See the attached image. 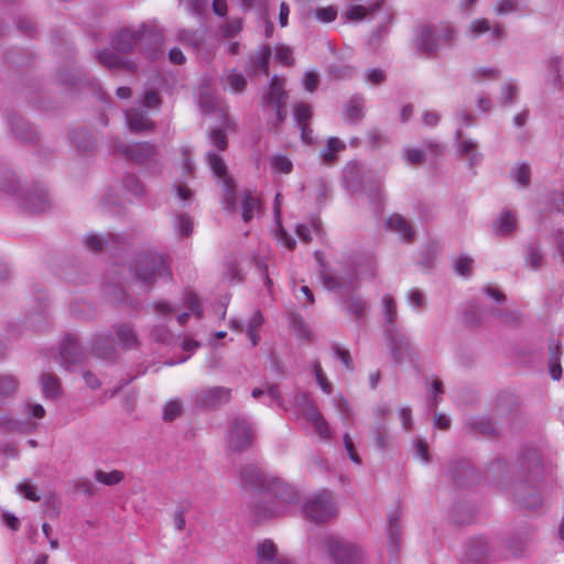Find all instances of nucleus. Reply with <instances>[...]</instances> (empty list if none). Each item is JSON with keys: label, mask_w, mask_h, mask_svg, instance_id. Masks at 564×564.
Wrapping results in <instances>:
<instances>
[{"label": "nucleus", "mask_w": 564, "mask_h": 564, "mask_svg": "<svg viewBox=\"0 0 564 564\" xmlns=\"http://www.w3.org/2000/svg\"><path fill=\"white\" fill-rule=\"evenodd\" d=\"M508 473L509 466L503 457H497L488 467V474L500 485L510 488L519 506L530 510L541 507L542 497L538 485L543 479L544 468L538 451L523 448L512 467L511 477L505 482V475Z\"/></svg>", "instance_id": "nucleus-1"}, {"label": "nucleus", "mask_w": 564, "mask_h": 564, "mask_svg": "<svg viewBox=\"0 0 564 564\" xmlns=\"http://www.w3.org/2000/svg\"><path fill=\"white\" fill-rule=\"evenodd\" d=\"M319 276L326 289L340 291L343 308L357 322L361 321L367 311V302L355 292L348 291L357 279L356 272L351 271L344 276L321 271Z\"/></svg>", "instance_id": "nucleus-2"}, {"label": "nucleus", "mask_w": 564, "mask_h": 564, "mask_svg": "<svg viewBox=\"0 0 564 564\" xmlns=\"http://www.w3.org/2000/svg\"><path fill=\"white\" fill-rule=\"evenodd\" d=\"M455 40L456 31L449 23H425L417 29L414 46L423 55L436 56L442 47L453 46Z\"/></svg>", "instance_id": "nucleus-3"}, {"label": "nucleus", "mask_w": 564, "mask_h": 564, "mask_svg": "<svg viewBox=\"0 0 564 564\" xmlns=\"http://www.w3.org/2000/svg\"><path fill=\"white\" fill-rule=\"evenodd\" d=\"M324 552L333 560L335 564H360L362 562L361 549L333 534H327L321 540Z\"/></svg>", "instance_id": "nucleus-4"}, {"label": "nucleus", "mask_w": 564, "mask_h": 564, "mask_svg": "<svg viewBox=\"0 0 564 564\" xmlns=\"http://www.w3.org/2000/svg\"><path fill=\"white\" fill-rule=\"evenodd\" d=\"M133 271L137 280L147 288V291L152 288L158 278H171L164 259L156 253L140 254L133 264Z\"/></svg>", "instance_id": "nucleus-5"}, {"label": "nucleus", "mask_w": 564, "mask_h": 564, "mask_svg": "<svg viewBox=\"0 0 564 564\" xmlns=\"http://www.w3.org/2000/svg\"><path fill=\"white\" fill-rule=\"evenodd\" d=\"M207 161L214 175L219 178L223 188V203L227 210L236 208V184L229 176L227 165L223 158L214 152H207Z\"/></svg>", "instance_id": "nucleus-6"}, {"label": "nucleus", "mask_w": 564, "mask_h": 564, "mask_svg": "<svg viewBox=\"0 0 564 564\" xmlns=\"http://www.w3.org/2000/svg\"><path fill=\"white\" fill-rule=\"evenodd\" d=\"M111 150L113 153L122 155L137 164L150 162L159 153L158 148L151 142L142 141L128 145L119 139L112 140Z\"/></svg>", "instance_id": "nucleus-7"}, {"label": "nucleus", "mask_w": 564, "mask_h": 564, "mask_svg": "<svg viewBox=\"0 0 564 564\" xmlns=\"http://www.w3.org/2000/svg\"><path fill=\"white\" fill-rule=\"evenodd\" d=\"M305 516L316 523H323L336 514L332 492L322 490L308 498L303 507Z\"/></svg>", "instance_id": "nucleus-8"}, {"label": "nucleus", "mask_w": 564, "mask_h": 564, "mask_svg": "<svg viewBox=\"0 0 564 564\" xmlns=\"http://www.w3.org/2000/svg\"><path fill=\"white\" fill-rule=\"evenodd\" d=\"M254 431L245 416H235L229 423L228 445L234 452H243L251 447Z\"/></svg>", "instance_id": "nucleus-9"}, {"label": "nucleus", "mask_w": 564, "mask_h": 564, "mask_svg": "<svg viewBox=\"0 0 564 564\" xmlns=\"http://www.w3.org/2000/svg\"><path fill=\"white\" fill-rule=\"evenodd\" d=\"M18 199L19 205L28 213L40 214L51 208L50 195L41 183L24 187Z\"/></svg>", "instance_id": "nucleus-10"}, {"label": "nucleus", "mask_w": 564, "mask_h": 564, "mask_svg": "<svg viewBox=\"0 0 564 564\" xmlns=\"http://www.w3.org/2000/svg\"><path fill=\"white\" fill-rule=\"evenodd\" d=\"M231 399V389L223 386L204 387L193 394L195 405L203 410H216Z\"/></svg>", "instance_id": "nucleus-11"}, {"label": "nucleus", "mask_w": 564, "mask_h": 564, "mask_svg": "<svg viewBox=\"0 0 564 564\" xmlns=\"http://www.w3.org/2000/svg\"><path fill=\"white\" fill-rule=\"evenodd\" d=\"M138 48L147 53L151 58H158L163 43L162 31L154 24L142 23L137 29Z\"/></svg>", "instance_id": "nucleus-12"}, {"label": "nucleus", "mask_w": 564, "mask_h": 564, "mask_svg": "<svg viewBox=\"0 0 564 564\" xmlns=\"http://www.w3.org/2000/svg\"><path fill=\"white\" fill-rule=\"evenodd\" d=\"M384 334L391 358L395 365L401 364L406 357H412L414 354L412 344L405 335L398 330L397 326L386 327Z\"/></svg>", "instance_id": "nucleus-13"}, {"label": "nucleus", "mask_w": 564, "mask_h": 564, "mask_svg": "<svg viewBox=\"0 0 564 564\" xmlns=\"http://www.w3.org/2000/svg\"><path fill=\"white\" fill-rule=\"evenodd\" d=\"M61 364L65 368L82 364L85 358V349L80 345L78 336L73 333H68L62 340L59 347Z\"/></svg>", "instance_id": "nucleus-14"}, {"label": "nucleus", "mask_w": 564, "mask_h": 564, "mask_svg": "<svg viewBox=\"0 0 564 564\" xmlns=\"http://www.w3.org/2000/svg\"><path fill=\"white\" fill-rule=\"evenodd\" d=\"M501 424L494 416H471L464 423V432L468 435H480L484 437H498Z\"/></svg>", "instance_id": "nucleus-15"}, {"label": "nucleus", "mask_w": 564, "mask_h": 564, "mask_svg": "<svg viewBox=\"0 0 564 564\" xmlns=\"http://www.w3.org/2000/svg\"><path fill=\"white\" fill-rule=\"evenodd\" d=\"M271 55L272 50L268 44L259 46L257 51L251 53L245 63V70L248 76L268 75Z\"/></svg>", "instance_id": "nucleus-16"}, {"label": "nucleus", "mask_w": 564, "mask_h": 564, "mask_svg": "<svg viewBox=\"0 0 564 564\" xmlns=\"http://www.w3.org/2000/svg\"><path fill=\"white\" fill-rule=\"evenodd\" d=\"M256 564H294L283 554L272 540L265 539L256 546Z\"/></svg>", "instance_id": "nucleus-17"}, {"label": "nucleus", "mask_w": 564, "mask_h": 564, "mask_svg": "<svg viewBox=\"0 0 564 564\" xmlns=\"http://www.w3.org/2000/svg\"><path fill=\"white\" fill-rule=\"evenodd\" d=\"M91 354L105 361L115 362L117 360V349L111 334H96L90 341Z\"/></svg>", "instance_id": "nucleus-18"}, {"label": "nucleus", "mask_w": 564, "mask_h": 564, "mask_svg": "<svg viewBox=\"0 0 564 564\" xmlns=\"http://www.w3.org/2000/svg\"><path fill=\"white\" fill-rule=\"evenodd\" d=\"M448 475L458 487H467L479 480L478 473L466 460L453 462Z\"/></svg>", "instance_id": "nucleus-19"}, {"label": "nucleus", "mask_w": 564, "mask_h": 564, "mask_svg": "<svg viewBox=\"0 0 564 564\" xmlns=\"http://www.w3.org/2000/svg\"><path fill=\"white\" fill-rule=\"evenodd\" d=\"M373 413L377 417V422L370 430L372 441L379 449H387L390 446V434L383 420L390 413V410L388 408L379 406Z\"/></svg>", "instance_id": "nucleus-20"}, {"label": "nucleus", "mask_w": 564, "mask_h": 564, "mask_svg": "<svg viewBox=\"0 0 564 564\" xmlns=\"http://www.w3.org/2000/svg\"><path fill=\"white\" fill-rule=\"evenodd\" d=\"M517 406L518 399L513 393H500L495 400V404L492 408V416L500 424H502L505 423V421L509 420L514 414Z\"/></svg>", "instance_id": "nucleus-21"}, {"label": "nucleus", "mask_w": 564, "mask_h": 564, "mask_svg": "<svg viewBox=\"0 0 564 564\" xmlns=\"http://www.w3.org/2000/svg\"><path fill=\"white\" fill-rule=\"evenodd\" d=\"M126 242L127 237L117 234H107L106 236L89 234L85 239L86 248L95 252L112 248L117 245H123Z\"/></svg>", "instance_id": "nucleus-22"}, {"label": "nucleus", "mask_w": 564, "mask_h": 564, "mask_svg": "<svg viewBox=\"0 0 564 564\" xmlns=\"http://www.w3.org/2000/svg\"><path fill=\"white\" fill-rule=\"evenodd\" d=\"M239 474L245 488L265 489L269 484L260 468L253 464L242 466Z\"/></svg>", "instance_id": "nucleus-23"}, {"label": "nucleus", "mask_w": 564, "mask_h": 564, "mask_svg": "<svg viewBox=\"0 0 564 564\" xmlns=\"http://www.w3.org/2000/svg\"><path fill=\"white\" fill-rule=\"evenodd\" d=\"M288 93L284 89V78L278 75L273 76L269 84V89L263 96V102L273 107L286 106Z\"/></svg>", "instance_id": "nucleus-24"}, {"label": "nucleus", "mask_w": 564, "mask_h": 564, "mask_svg": "<svg viewBox=\"0 0 564 564\" xmlns=\"http://www.w3.org/2000/svg\"><path fill=\"white\" fill-rule=\"evenodd\" d=\"M137 29L123 28L111 40L115 51L123 54L132 52L138 47Z\"/></svg>", "instance_id": "nucleus-25"}, {"label": "nucleus", "mask_w": 564, "mask_h": 564, "mask_svg": "<svg viewBox=\"0 0 564 564\" xmlns=\"http://www.w3.org/2000/svg\"><path fill=\"white\" fill-rule=\"evenodd\" d=\"M8 122L13 134L21 141L34 142L37 140L39 135L36 130L19 115L10 113L8 116Z\"/></svg>", "instance_id": "nucleus-26"}, {"label": "nucleus", "mask_w": 564, "mask_h": 564, "mask_svg": "<svg viewBox=\"0 0 564 564\" xmlns=\"http://www.w3.org/2000/svg\"><path fill=\"white\" fill-rule=\"evenodd\" d=\"M112 329L117 336L120 346L123 349L131 350L140 347V339L134 329V326L129 323L115 324Z\"/></svg>", "instance_id": "nucleus-27"}, {"label": "nucleus", "mask_w": 564, "mask_h": 564, "mask_svg": "<svg viewBox=\"0 0 564 564\" xmlns=\"http://www.w3.org/2000/svg\"><path fill=\"white\" fill-rule=\"evenodd\" d=\"M265 489L270 496L273 495L278 501L283 503H294L300 499L299 492L280 479L270 480Z\"/></svg>", "instance_id": "nucleus-28"}, {"label": "nucleus", "mask_w": 564, "mask_h": 564, "mask_svg": "<svg viewBox=\"0 0 564 564\" xmlns=\"http://www.w3.org/2000/svg\"><path fill=\"white\" fill-rule=\"evenodd\" d=\"M455 139L458 147V154L466 158L470 169H474L480 161V153L477 152V143L471 139H463V131L458 129L455 132Z\"/></svg>", "instance_id": "nucleus-29"}, {"label": "nucleus", "mask_w": 564, "mask_h": 564, "mask_svg": "<svg viewBox=\"0 0 564 564\" xmlns=\"http://www.w3.org/2000/svg\"><path fill=\"white\" fill-rule=\"evenodd\" d=\"M518 227V219L513 212L503 209L492 223V231L496 236L507 237Z\"/></svg>", "instance_id": "nucleus-30"}, {"label": "nucleus", "mask_w": 564, "mask_h": 564, "mask_svg": "<svg viewBox=\"0 0 564 564\" xmlns=\"http://www.w3.org/2000/svg\"><path fill=\"white\" fill-rule=\"evenodd\" d=\"M97 57L99 63L108 68L123 69L129 73H133L137 69V65L133 62L118 56L110 50H104L99 52Z\"/></svg>", "instance_id": "nucleus-31"}, {"label": "nucleus", "mask_w": 564, "mask_h": 564, "mask_svg": "<svg viewBox=\"0 0 564 564\" xmlns=\"http://www.w3.org/2000/svg\"><path fill=\"white\" fill-rule=\"evenodd\" d=\"M58 78L64 86H68V87L94 85V80L90 79L79 68L63 69L59 72Z\"/></svg>", "instance_id": "nucleus-32"}, {"label": "nucleus", "mask_w": 564, "mask_h": 564, "mask_svg": "<svg viewBox=\"0 0 564 564\" xmlns=\"http://www.w3.org/2000/svg\"><path fill=\"white\" fill-rule=\"evenodd\" d=\"M126 118L131 132L139 133L152 131L154 128L153 122L142 111L134 109L126 111Z\"/></svg>", "instance_id": "nucleus-33"}, {"label": "nucleus", "mask_w": 564, "mask_h": 564, "mask_svg": "<svg viewBox=\"0 0 564 564\" xmlns=\"http://www.w3.org/2000/svg\"><path fill=\"white\" fill-rule=\"evenodd\" d=\"M524 262L527 267L534 271L543 268L544 256L541 250L540 241L538 239H532L527 245Z\"/></svg>", "instance_id": "nucleus-34"}, {"label": "nucleus", "mask_w": 564, "mask_h": 564, "mask_svg": "<svg viewBox=\"0 0 564 564\" xmlns=\"http://www.w3.org/2000/svg\"><path fill=\"white\" fill-rule=\"evenodd\" d=\"M387 226L399 232L406 242H412L415 237V230L410 221L399 214H394L387 219Z\"/></svg>", "instance_id": "nucleus-35"}, {"label": "nucleus", "mask_w": 564, "mask_h": 564, "mask_svg": "<svg viewBox=\"0 0 564 564\" xmlns=\"http://www.w3.org/2000/svg\"><path fill=\"white\" fill-rule=\"evenodd\" d=\"M283 508L279 503L269 502L265 497L253 505L251 513L257 521H264L281 513Z\"/></svg>", "instance_id": "nucleus-36"}, {"label": "nucleus", "mask_w": 564, "mask_h": 564, "mask_svg": "<svg viewBox=\"0 0 564 564\" xmlns=\"http://www.w3.org/2000/svg\"><path fill=\"white\" fill-rule=\"evenodd\" d=\"M549 351H550V359H549L550 376L553 380H560L562 378L561 343L558 340H551L549 344Z\"/></svg>", "instance_id": "nucleus-37"}, {"label": "nucleus", "mask_w": 564, "mask_h": 564, "mask_svg": "<svg viewBox=\"0 0 564 564\" xmlns=\"http://www.w3.org/2000/svg\"><path fill=\"white\" fill-rule=\"evenodd\" d=\"M466 555L469 561L475 563L484 562L489 555L488 541L482 538L473 540L468 545Z\"/></svg>", "instance_id": "nucleus-38"}, {"label": "nucleus", "mask_w": 564, "mask_h": 564, "mask_svg": "<svg viewBox=\"0 0 564 564\" xmlns=\"http://www.w3.org/2000/svg\"><path fill=\"white\" fill-rule=\"evenodd\" d=\"M383 2L377 1L376 3L365 7V6H352L346 12V18L350 21H360L366 19L367 17H372L376 12L380 11Z\"/></svg>", "instance_id": "nucleus-39"}, {"label": "nucleus", "mask_w": 564, "mask_h": 564, "mask_svg": "<svg viewBox=\"0 0 564 564\" xmlns=\"http://www.w3.org/2000/svg\"><path fill=\"white\" fill-rule=\"evenodd\" d=\"M41 386L46 398L56 399L61 394V381L54 373H43L41 376Z\"/></svg>", "instance_id": "nucleus-40"}, {"label": "nucleus", "mask_w": 564, "mask_h": 564, "mask_svg": "<svg viewBox=\"0 0 564 564\" xmlns=\"http://www.w3.org/2000/svg\"><path fill=\"white\" fill-rule=\"evenodd\" d=\"M20 183L15 173L9 169L0 170V191L8 195H17Z\"/></svg>", "instance_id": "nucleus-41"}, {"label": "nucleus", "mask_w": 564, "mask_h": 564, "mask_svg": "<svg viewBox=\"0 0 564 564\" xmlns=\"http://www.w3.org/2000/svg\"><path fill=\"white\" fill-rule=\"evenodd\" d=\"M401 536L400 520L397 516H391L389 519V533H388V551L391 557H395L398 553V541Z\"/></svg>", "instance_id": "nucleus-42"}, {"label": "nucleus", "mask_w": 564, "mask_h": 564, "mask_svg": "<svg viewBox=\"0 0 564 564\" xmlns=\"http://www.w3.org/2000/svg\"><path fill=\"white\" fill-rule=\"evenodd\" d=\"M0 427L10 433H26L31 430V424L28 421H20L10 416H1Z\"/></svg>", "instance_id": "nucleus-43"}, {"label": "nucleus", "mask_w": 564, "mask_h": 564, "mask_svg": "<svg viewBox=\"0 0 564 564\" xmlns=\"http://www.w3.org/2000/svg\"><path fill=\"white\" fill-rule=\"evenodd\" d=\"M107 297L108 300L113 304V305H123V304H129L131 305L133 308H138L139 304L138 303H132V302H129V296L127 294V292L123 290V288L119 286V285H110L108 289H107Z\"/></svg>", "instance_id": "nucleus-44"}, {"label": "nucleus", "mask_w": 564, "mask_h": 564, "mask_svg": "<svg viewBox=\"0 0 564 564\" xmlns=\"http://www.w3.org/2000/svg\"><path fill=\"white\" fill-rule=\"evenodd\" d=\"M20 381L13 375H1L0 376V399H7L12 397L18 388Z\"/></svg>", "instance_id": "nucleus-45"}, {"label": "nucleus", "mask_w": 564, "mask_h": 564, "mask_svg": "<svg viewBox=\"0 0 564 564\" xmlns=\"http://www.w3.org/2000/svg\"><path fill=\"white\" fill-rule=\"evenodd\" d=\"M345 144L337 138L332 137L327 140V145L321 151V158L326 163H333L336 160V153L344 150Z\"/></svg>", "instance_id": "nucleus-46"}, {"label": "nucleus", "mask_w": 564, "mask_h": 564, "mask_svg": "<svg viewBox=\"0 0 564 564\" xmlns=\"http://www.w3.org/2000/svg\"><path fill=\"white\" fill-rule=\"evenodd\" d=\"M360 96H354L346 109V119L351 122H357L364 117V104Z\"/></svg>", "instance_id": "nucleus-47"}, {"label": "nucleus", "mask_w": 564, "mask_h": 564, "mask_svg": "<svg viewBox=\"0 0 564 564\" xmlns=\"http://www.w3.org/2000/svg\"><path fill=\"white\" fill-rule=\"evenodd\" d=\"M511 177L514 182H517L522 187H528L531 181V169L527 163L518 164L511 171Z\"/></svg>", "instance_id": "nucleus-48"}, {"label": "nucleus", "mask_w": 564, "mask_h": 564, "mask_svg": "<svg viewBox=\"0 0 564 564\" xmlns=\"http://www.w3.org/2000/svg\"><path fill=\"white\" fill-rule=\"evenodd\" d=\"M226 80L235 93H242L247 87L246 77L237 69H230L226 75Z\"/></svg>", "instance_id": "nucleus-49"}, {"label": "nucleus", "mask_w": 564, "mask_h": 564, "mask_svg": "<svg viewBox=\"0 0 564 564\" xmlns=\"http://www.w3.org/2000/svg\"><path fill=\"white\" fill-rule=\"evenodd\" d=\"M124 478V475L120 470H112L110 473L101 469L96 470L95 479L106 486H113L119 484Z\"/></svg>", "instance_id": "nucleus-50"}, {"label": "nucleus", "mask_w": 564, "mask_h": 564, "mask_svg": "<svg viewBox=\"0 0 564 564\" xmlns=\"http://www.w3.org/2000/svg\"><path fill=\"white\" fill-rule=\"evenodd\" d=\"M70 313L77 318H94L96 315L95 308L85 301H76L70 306Z\"/></svg>", "instance_id": "nucleus-51"}, {"label": "nucleus", "mask_w": 564, "mask_h": 564, "mask_svg": "<svg viewBox=\"0 0 564 564\" xmlns=\"http://www.w3.org/2000/svg\"><path fill=\"white\" fill-rule=\"evenodd\" d=\"M383 314H384V321H386V327H392L395 326V321L398 317L397 314V306L393 297L390 295H384L383 297Z\"/></svg>", "instance_id": "nucleus-52"}, {"label": "nucleus", "mask_w": 564, "mask_h": 564, "mask_svg": "<svg viewBox=\"0 0 564 564\" xmlns=\"http://www.w3.org/2000/svg\"><path fill=\"white\" fill-rule=\"evenodd\" d=\"M123 188L137 197L145 194L144 186L134 174H127L122 180Z\"/></svg>", "instance_id": "nucleus-53"}, {"label": "nucleus", "mask_w": 564, "mask_h": 564, "mask_svg": "<svg viewBox=\"0 0 564 564\" xmlns=\"http://www.w3.org/2000/svg\"><path fill=\"white\" fill-rule=\"evenodd\" d=\"M507 549L514 557H521L527 554L528 541L521 536L511 538L506 542Z\"/></svg>", "instance_id": "nucleus-54"}, {"label": "nucleus", "mask_w": 564, "mask_h": 564, "mask_svg": "<svg viewBox=\"0 0 564 564\" xmlns=\"http://www.w3.org/2000/svg\"><path fill=\"white\" fill-rule=\"evenodd\" d=\"M491 315L507 325H518L520 323V314L509 310L492 308Z\"/></svg>", "instance_id": "nucleus-55"}, {"label": "nucleus", "mask_w": 564, "mask_h": 564, "mask_svg": "<svg viewBox=\"0 0 564 564\" xmlns=\"http://www.w3.org/2000/svg\"><path fill=\"white\" fill-rule=\"evenodd\" d=\"M259 202L256 197L247 192L242 202V219L249 223L253 218L254 210L258 208Z\"/></svg>", "instance_id": "nucleus-56"}, {"label": "nucleus", "mask_w": 564, "mask_h": 564, "mask_svg": "<svg viewBox=\"0 0 564 564\" xmlns=\"http://www.w3.org/2000/svg\"><path fill=\"white\" fill-rule=\"evenodd\" d=\"M328 74L336 78V79H345L350 78L354 76V74L357 72L355 67L345 65V64H337V65H329L327 68Z\"/></svg>", "instance_id": "nucleus-57"}, {"label": "nucleus", "mask_w": 564, "mask_h": 564, "mask_svg": "<svg viewBox=\"0 0 564 564\" xmlns=\"http://www.w3.org/2000/svg\"><path fill=\"white\" fill-rule=\"evenodd\" d=\"M546 67L549 70L550 76L554 78V84L558 85L561 79V65H562V57L555 54L550 55L546 58Z\"/></svg>", "instance_id": "nucleus-58"}, {"label": "nucleus", "mask_w": 564, "mask_h": 564, "mask_svg": "<svg viewBox=\"0 0 564 564\" xmlns=\"http://www.w3.org/2000/svg\"><path fill=\"white\" fill-rule=\"evenodd\" d=\"M177 40L195 48H198L203 43V37L199 36L196 31L191 30H180L177 33Z\"/></svg>", "instance_id": "nucleus-59"}, {"label": "nucleus", "mask_w": 564, "mask_h": 564, "mask_svg": "<svg viewBox=\"0 0 564 564\" xmlns=\"http://www.w3.org/2000/svg\"><path fill=\"white\" fill-rule=\"evenodd\" d=\"M242 30V19L235 18L228 21L226 24L220 26V32L225 37H234L239 34Z\"/></svg>", "instance_id": "nucleus-60"}, {"label": "nucleus", "mask_w": 564, "mask_h": 564, "mask_svg": "<svg viewBox=\"0 0 564 564\" xmlns=\"http://www.w3.org/2000/svg\"><path fill=\"white\" fill-rule=\"evenodd\" d=\"M313 373H314L316 382L321 387V389L326 394H330L333 391L332 384L328 382V380L321 367V364L318 361H315L313 364Z\"/></svg>", "instance_id": "nucleus-61"}, {"label": "nucleus", "mask_w": 564, "mask_h": 564, "mask_svg": "<svg viewBox=\"0 0 564 564\" xmlns=\"http://www.w3.org/2000/svg\"><path fill=\"white\" fill-rule=\"evenodd\" d=\"M271 166L281 173L289 174L292 172L293 163L285 155H274L271 158Z\"/></svg>", "instance_id": "nucleus-62"}, {"label": "nucleus", "mask_w": 564, "mask_h": 564, "mask_svg": "<svg viewBox=\"0 0 564 564\" xmlns=\"http://www.w3.org/2000/svg\"><path fill=\"white\" fill-rule=\"evenodd\" d=\"M474 260L468 256H460L455 262V271L465 278L471 275V265Z\"/></svg>", "instance_id": "nucleus-63"}, {"label": "nucleus", "mask_w": 564, "mask_h": 564, "mask_svg": "<svg viewBox=\"0 0 564 564\" xmlns=\"http://www.w3.org/2000/svg\"><path fill=\"white\" fill-rule=\"evenodd\" d=\"M312 117L311 106L300 102L294 108V118L297 124L307 123Z\"/></svg>", "instance_id": "nucleus-64"}]
</instances>
